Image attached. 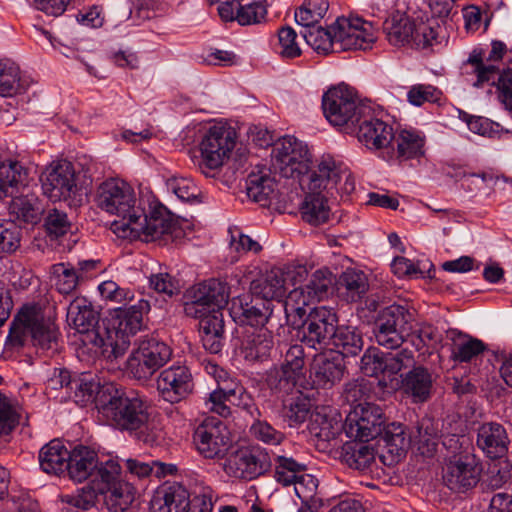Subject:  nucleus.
I'll list each match as a JSON object with an SVG mask.
<instances>
[{
	"instance_id": "c9c22d12",
	"label": "nucleus",
	"mask_w": 512,
	"mask_h": 512,
	"mask_svg": "<svg viewBox=\"0 0 512 512\" xmlns=\"http://www.w3.org/2000/svg\"><path fill=\"white\" fill-rule=\"evenodd\" d=\"M247 196L261 206H269L275 197V182L263 171L251 172L246 180Z\"/></svg>"
},
{
	"instance_id": "5fc2aeb1",
	"label": "nucleus",
	"mask_w": 512,
	"mask_h": 512,
	"mask_svg": "<svg viewBox=\"0 0 512 512\" xmlns=\"http://www.w3.org/2000/svg\"><path fill=\"white\" fill-rule=\"evenodd\" d=\"M51 269L59 293L70 294L76 289L81 275L70 263H57Z\"/></svg>"
},
{
	"instance_id": "e2e57ef3",
	"label": "nucleus",
	"mask_w": 512,
	"mask_h": 512,
	"mask_svg": "<svg viewBox=\"0 0 512 512\" xmlns=\"http://www.w3.org/2000/svg\"><path fill=\"white\" fill-rule=\"evenodd\" d=\"M296 31L289 27H282L278 31V53L284 59H294L301 55V49L296 41Z\"/></svg>"
},
{
	"instance_id": "7c9ffc66",
	"label": "nucleus",
	"mask_w": 512,
	"mask_h": 512,
	"mask_svg": "<svg viewBox=\"0 0 512 512\" xmlns=\"http://www.w3.org/2000/svg\"><path fill=\"white\" fill-rule=\"evenodd\" d=\"M344 359L340 355L316 358L312 367V378L315 385L331 388L339 382L345 372Z\"/></svg>"
},
{
	"instance_id": "774afa93",
	"label": "nucleus",
	"mask_w": 512,
	"mask_h": 512,
	"mask_svg": "<svg viewBox=\"0 0 512 512\" xmlns=\"http://www.w3.org/2000/svg\"><path fill=\"white\" fill-rule=\"evenodd\" d=\"M167 185L184 202H195L200 195L198 187L188 178H171L168 180Z\"/></svg>"
},
{
	"instance_id": "423d86ee",
	"label": "nucleus",
	"mask_w": 512,
	"mask_h": 512,
	"mask_svg": "<svg viewBox=\"0 0 512 512\" xmlns=\"http://www.w3.org/2000/svg\"><path fill=\"white\" fill-rule=\"evenodd\" d=\"M230 289L227 283L209 279L191 286L183 294V308L186 316L200 318L221 313L229 301Z\"/></svg>"
},
{
	"instance_id": "412c9836",
	"label": "nucleus",
	"mask_w": 512,
	"mask_h": 512,
	"mask_svg": "<svg viewBox=\"0 0 512 512\" xmlns=\"http://www.w3.org/2000/svg\"><path fill=\"white\" fill-rule=\"evenodd\" d=\"M192 375L186 366H171L157 378V390L170 403H178L193 391Z\"/></svg>"
},
{
	"instance_id": "8fccbe9b",
	"label": "nucleus",
	"mask_w": 512,
	"mask_h": 512,
	"mask_svg": "<svg viewBox=\"0 0 512 512\" xmlns=\"http://www.w3.org/2000/svg\"><path fill=\"white\" fill-rule=\"evenodd\" d=\"M237 393L242 395V387L234 389L219 387L209 394L205 402L206 408L222 417H228L231 414L230 405L236 404Z\"/></svg>"
},
{
	"instance_id": "cd10ccee",
	"label": "nucleus",
	"mask_w": 512,
	"mask_h": 512,
	"mask_svg": "<svg viewBox=\"0 0 512 512\" xmlns=\"http://www.w3.org/2000/svg\"><path fill=\"white\" fill-rule=\"evenodd\" d=\"M191 505L188 490L180 483L162 486L151 500V512H185Z\"/></svg>"
},
{
	"instance_id": "dca6fc26",
	"label": "nucleus",
	"mask_w": 512,
	"mask_h": 512,
	"mask_svg": "<svg viewBox=\"0 0 512 512\" xmlns=\"http://www.w3.org/2000/svg\"><path fill=\"white\" fill-rule=\"evenodd\" d=\"M481 472L480 459L473 452H466L446 464L443 482L451 491L464 493L477 485Z\"/></svg>"
},
{
	"instance_id": "20e7f679",
	"label": "nucleus",
	"mask_w": 512,
	"mask_h": 512,
	"mask_svg": "<svg viewBox=\"0 0 512 512\" xmlns=\"http://www.w3.org/2000/svg\"><path fill=\"white\" fill-rule=\"evenodd\" d=\"M94 202L101 210L117 216L111 229L115 233V224H126L131 219L142 216L143 202L136 197L133 188L126 182L118 179L103 181L96 189Z\"/></svg>"
},
{
	"instance_id": "0eeeda50",
	"label": "nucleus",
	"mask_w": 512,
	"mask_h": 512,
	"mask_svg": "<svg viewBox=\"0 0 512 512\" xmlns=\"http://www.w3.org/2000/svg\"><path fill=\"white\" fill-rule=\"evenodd\" d=\"M412 314L401 305H390L381 309L373 322L372 334L375 342L390 350H398L411 333Z\"/></svg>"
},
{
	"instance_id": "0e129e2a",
	"label": "nucleus",
	"mask_w": 512,
	"mask_h": 512,
	"mask_svg": "<svg viewBox=\"0 0 512 512\" xmlns=\"http://www.w3.org/2000/svg\"><path fill=\"white\" fill-rule=\"evenodd\" d=\"M415 362L414 353L408 348H403L394 353H384V368L389 375H396L402 369L411 367Z\"/></svg>"
},
{
	"instance_id": "79ce46f5",
	"label": "nucleus",
	"mask_w": 512,
	"mask_h": 512,
	"mask_svg": "<svg viewBox=\"0 0 512 512\" xmlns=\"http://www.w3.org/2000/svg\"><path fill=\"white\" fill-rule=\"evenodd\" d=\"M73 384V389H71L68 398L82 407L93 401L97 406V398L99 393L106 385H100L95 381L94 377L88 373H83L80 375L75 374Z\"/></svg>"
},
{
	"instance_id": "5701e85b",
	"label": "nucleus",
	"mask_w": 512,
	"mask_h": 512,
	"mask_svg": "<svg viewBox=\"0 0 512 512\" xmlns=\"http://www.w3.org/2000/svg\"><path fill=\"white\" fill-rule=\"evenodd\" d=\"M366 117L367 115L351 130L356 132L359 142L371 150L389 147L394 139L393 128L381 119Z\"/></svg>"
},
{
	"instance_id": "58836bf2",
	"label": "nucleus",
	"mask_w": 512,
	"mask_h": 512,
	"mask_svg": "<svg viewBox=\"0 0 512 512\" xmlns=\"http://www.w3.org/2000/svg\"><path fill=\"white\" fill-rule=\"evenodd\" d=\"M9 211L16 219L35 225L40 222L44 208L34 194H27L12 199Z\"/></svg>"
},
{
	"instance_id": "b1692460",
	"label": "nucleus",
	"mask_w": 512,
	"mask_h": 512,
	"mask_svg": "<svg viewBox=\"0 0 512 512\" xmlns=\"http://www.w3.org/2000/svg\"><path fill=\"white\" fill-rule=\"evenodd\" d=\"M378 438L381 448L380 459L386 465L398 462L409 446L404 426L400 423L387 424Z\"/></svg>"
},
{
	"instance_id": "2eb2a0df",
	"label": "nucleus",
	"mask_w": 512,
	"mask_h": 512,
	"mask_svg": "<svg viewBox=\"0 0 512 512\" xmlns=\"http://www.w3.org/2000/svg\"><path fill=\"white\" fill-rule=\"evenodd\" d=\"M334 29L338 51L367 50L375 41L372 23L358 16L338 17Z\"/></svg>"
},
{
	"instance_id": "680f3d73",
	"label": "nucleus",
	"mask_w": 512,
	"mask_h": 512,
	"mask_svg": "<svg viewBox=\"0 0 512 512\" xmlns=\"http://www.w3.org/2000/svg\"><path fill=\"white\" fill-rule=\"evenodd\" d=\"M44 228L49 237L57 239L70 230L71 222L65 212L54 208L47 212Z\"/></svg>"
},
{
	"instance_id": "bb28decb",
	"label": "nucleus",
	"mask_w": 512,
	"mask_h": 512,
	"mask_svg": "<svg viewBox=\"0 0 512 512\" xmlns=\"http://www.w3.org/2000/svg\"><path fill=\"white\" fill-rule=\"evenodd\" d=\"M271 303L263 299L247 301L245 298L232 300L231 315L241 324L263 326L272 315Z\"/></svg>"
},
{
	"instance_id": "603ef678",
	"label": "nucleus",
	"mask_w": 512,
	"mask_h": 512,
	"mask_svg": "<svg viewBox=\"0 0 512 512\" xmlns=\"http://www.w3.org/2000/svg\"><path fill=\"white\" fill-rule=\"evenodd\" d=\"M396 141L398 158L400 159L408 160L424 154V138L416 132L403 130L399 133Z\"/></svg>"
},
{
	"instance_id": "e433bc0d",
	"label": "nucleus",
	"mask_w": 512,
	"mask_h": 512,
	"mask_svg": "<svg viewBox=\"0 0 512 512\" xmlns=\"http://www.w3.org/2000/svg\"><path fill=\"white\" fill-rule=\"evenodd\" d=\"M362 348L363 338L356 328L337 325V331L331 340L330 350H336L337 355L344 359V357L358 355Z\"/></svg>"
},
{
	"instance_id": "a19ab883",
	"label": "nucleus",
	"mask_w": 512,
	"mask_h": 512,
	"mask_svg": "<svg viewBox=\"0 0 512 512\" xmlns=\"http://www.w3.org/2000/svg\"><path fill=\"white\" fill-rule=\"evenodd\" d=\"M341 459L350 468L365 470L374 462L375 451L364 442L355 440L343 445Z\"/></svg>"
},
{
	"instance_id": "f03ea898",
	"label": "nucleus",
	"mask_w": 512,
	"mask_h": 512,
	"mask_svg": "<svg viewBox=\"0 0 512 512\" xmlns=\"http://www.w3.org/2000/svg\"><path fill=\"white\" fill-rule=\"evenodd\" d=\"M340 178L341 171L337 169L336 161L331 156L323 157L317 170L308 177L309 192L300 207L304 221L314 226L328 221L330 208L326 204L325 196L321 193L326 191L333 195L332 190L337 189Z\"/></svg>"
},
{
	"instance_id": "72a5a7b5",
	"label": "nucleus",
	"mask_w": 512,
	"mask_h": 512,
	"mask_svg": "<svg viewBox=\"0 0 512 512\" xmlns=\"http://www.w3.org/2000/svg\"><path fill=\"white\" fill-rule=\"evenodd\" d=\"M69 451L63 443L54 439L39 451L41 469L47 474L59 475L66 471Z\"/></svg>"
},
{
	"instance_id": "a18cd8bd",
	"label": "nucleus",
	"mask_w": 512,
	"mask_h": 512,
	"mask_svg": "<svg viewBox=\"0 0 512 512\" xmlns=\"http://www.w3.org/2000/svg\"><path fill=\"white\" fill-rule=\"evenodd\" d=\"M418 442V449L423 455L432 456L441 437L439 422L430 417L422 418L416 427V435L414 436Z\"/></svg>"
},
{
	"instance_id": "f3484780",
	"label": "nucleus",
	"mask_w": 512,
	"mask_h": 512,
	"mask_svg": "<svg viewBox=\"0 0 512 512\" xmlns=\"http://www.w3.org/2000/svg\"><path fill=\"white\" fill-rule=\"evenodd\" d=\"M41 182L43 193L52 201L74 200L78 192L74 166L66 160L51 165Z\"/></svg>"
},
{
	"instance_id": "338daca9",
	"label": "nucleus",
	"mask_w": 512,
	"mask_h": 512,
	"mask_svg": "<svg viewBox=\"0 0 512 512\" xmlns=\"http://www.w3.org/2000/svg\"><path fill=\"white\" fill-rule=\"evenodd\" d=\"M442 92L435 86L429 84H417L410 88L407 93V99L414 106H421L425 102H437L440 100Z\"/></svg>"
},
{
	"instance_id": "39448f33",
	"label": "nucleus",
	"mask_w": 512,
	"mask_h": 512,
	"mask_svg": "<svg viewBox=\"0 0 512 512\" xmlns=\"http://www.w3.org/2000/svg\"><path fill=\"white\" fill-rule=\"evenodd\" d=\"M322 108L326 119L334 126H344L347 130L356 127L362 118L371 111L347 86L339 85L329 89L322 98Z\"/></svg>"
},
{
	"instance_id": "6e6d98bb",
	"label": "nucleus",
	"mask_w": 512,
	"mask_h": 512,
	"mask_svg": "<svg viewBox=\"0 0 512 512\" xmlns=\"http://www.w3.org/2000/svg\"><path fill=\"white\" fill-rule=\"evenodd\" d=\"M327 8L328 4L324 0H308L296 10L295 20L299 25L310 30L317 26L316 24L323 18Z\"/></svg>"
},
{
	"instance_id": "6e6552de",
	"label": "nucleus",
	"mask_w": 512,
	"mask_h": 512,
	"mask_svg": "<svg viewBox=\"0 0 512 512\" xmlns=\"http://www.w3.org/2000/svg\"><path fill=\"white\" fill-rule=\"evenodd\" d=\"M171 355L172 350L165 342L146 336L128 358L127 369L133 378L146 381L170 360Z\"/></svg>"
},
{
	"instance_id": "f704fd0d",
	"label": "nucleus",
	"mask_w": 512,
	"mask_h": 512,
	"mask_svg": "<svg viewBox=\"0 0 512 512\" xmlns=\"http://www.w3.org/2000/svg\"><path fill=\"white\" fill-rule=\"evenodd\" d=\"M310 303L312 301L304 296L302 290L293 289L282 304L287 324L296 330V333L303 328L308 319L307 307Z\"/></svg>"
},
{
	"instance_id": "37998d69",
	"label": "nucleus",
	"mask_w": 512,
	"mask_h": 512,
	"mask_svg": "<svg viewBox=\"0 0 512 512\" xmlns=\"http://www.w3.org/2000/svg\"><path fill=\"white\" fill-rule=\"evenodd\" d=\"M136 489L127 481L120 480L109 491L100 494L110 512H124L135 500Z\"/></svg>"
},
{
	"instance_id": "69168bd1",
	"label": "nucleus",
	"mask_w": 512,
	"mask_h": 512,
	"mask_svg": "<svg viewBox=\"0 0 512 512\" xmlns=\"http://www.w3.org/2000/svg\"><path fill=\"white\" fill-rule=\"evenodd\" d=\"M267 9L261 2L238 5L236 8V21L242 25H255L265 20Z\"/></svg>"
},
{
	"instance_id": "a211bd4d",
	"label": "nucleus",
	"mask_w": 512,
	"mask_h": 512,
	"mask_svg": "<svg viewBox=\"0 0 512 512\" xmlns=\"http://www.w3.org/2000/svg\"><path fill=\"white\" fill-rule=\"evenodd\" d=\"M17 320L28 327L33 345L42 351H56L58 331L55 324L46 320L40 309L25 306L17 314Z\"/></svg>"
},
{
	"instance_id": "9d476101",
	"label": "nucleus",
	"mask_w": 512,
	"mask_h": 512,
	"mask_svg": "<svg viewBox=\"0 0 512 512\" xmlns=\"http://www.w3.org/2000/svg\"><path fill=\"white\" fill-rule=\"evenodd\" d=\"M236 144V133L231 127L214 125L210 127L200 142L201 160L199 168L205 175L208 171L220 168Z\"/></svg>"
},
{
	"instance_id": "ddd939ff",
	"label": "nucleus",
	"mask_w": 512,
	"mask_h": 512,
	"mask_svg": "<svg viewBox=\"0 0 512 512\" xmlns=\"http://www.w3.org/2000/svg\"><path fill=\"white\" fill-rule=\"evenodd\" d=\"M386 422L383 410L372 403L359 404L345 420L343 429L349 438L361 442L378 438Z\"/></svg>"
},
{
	"instance_id": "13d9d810",
	"label": "nucleus",
	"mask_w": 512,
	"mask_h": 512,
	"mask_svg": "<svg viewBox=\"0 0 512 512\" xmlns=\"http://www.w3.org/2000/svg\"><path fill=\"white\" fill-rule=\"evenodd\" d=\"M21 242V229L10 220H0V257L14 253Z\"/></svg>"
},
{
	"instance_id": "de8ad7c7",
	"label": "nucleus",
	"mask_w": 512,
	"mask_h": 512,
	"mask_svg": "<svg viewBox=\"0 0 512 512\" xmlns=\"http://www.w3.org/2000/svg\"><path fill=\"white\" fill-rule=\"evenodd\" d=\"M298 376L282 367L271 368L266 376V384L277 397L289 395L295 389Z\"/></svg>"
},
{
	"instance_id": "ea45409f",
	"label": "nucleus",
	"mask_w": 512,
	"mask_h": 512,
	"mask_svg": "<svg viewBox=\"0 0 512 512\" xmlns=\"http://www.w3.org/2000/svg\"><path fill=\"white\" fill-rule=\"evenodd\" d=\"M253 294L264 301L281 298L286 292L285 279L281 269H272L264 277L256 279L251 284Z\"/></svg>"
},
{
	"instance_id": "393cba45",
	"label": "nucleus",
	"mask_w": 512,
	"mask_h": 512,
	"mask_svg": "<svg viewBox=\"0 0 512 512\" xmlns=\"http://www.w3.org/2000/svg\"><path fill=\"white\" fill-rule=\"evenodd\" d=\"M433 383L434 378L429 369L416 366L402 375L401 389L413 403H424L432 396Z\"/></svg>"
},
{
	"instance_id": "c03bdc74",
	"label": "nucleus",
	"mask_w": 512,
	"mask_h": 512,
	"mask_svg": "<svg viewBox=\"0 0 512 512\" xmlns=\"http://www.w3.org/2000/svg\"><path fill=\"white\" fill-rule=\"evenodd\" d=\"M27 83L20 76L19 67L9 60H0V96L12 97L22 93Z\"/></svg>"
},
{
	"instance_id": "2f4dec72",
	"label": "nucleus",
	"mask_w": 512,
	"mask_h": 512,
	"mask_svg": "<svg viewBox=\"0 0 512 512\" xmlns=\"http://www.w3.org/2000/svg\"><path fill=\"white\" fill-rule=\"evenodd\" d=\"M446 338L451 341V357L458 362H470L486 350L483 341L457 329L447 330Z\"/></svg>"
},
{
	"instance_id": "c756f323",
	"label": "nucleus",
	"mask_w": 512,
	"mask_h": 512,
	"mask_svg": "<svg viewBox=\"0 0 512 512\" xmlns=\"http://www.w3.org/2000/svg\"><path fill=\"white\" fill-rule=\"evenodd\" d=\"M115 334L129 337L135 335L143 326V316L150 311V304L139 299L135 304L115 309Z\"/></svg>"
},
{
	"instance_id": "6ab92c4d",
	"label": "nucleus",
	"mask_w": 512,
	"mask_h": 512,
	"mask_svg": "<svg viewBox=\"0 0 512 512\" xmlns=\"http://www.w3.org/2000/svg\"><path fill=\"white\" fill-rule=\"evenodd\" d=\"M89 483L78 489V502L82 507L95 506L100 494L109 491L111 486L121 480V466L113 459L105 462L98 460Z\"/></svg>"
},
{
	"instance_id": "f8f14e48",
	"label": "nucleus",
	"mask_w": 512,
	"mask_h": 512,
	"mask_svg": "<svg viewBox=\"0 0 512 512\" xmlns=\"http://www.w3.org/2000/svg\"><path fill=\"white\" fill-rule=\"evenodd\" d=\"M271 466V457L266 449L251 446L231 452L223 464V470L231 477L253 480L269 471Z\"/></svg>"
},
{
	"instance_id": "49530a36",
	"label": "nucleus",
	"mask_w": 512,
	"mask_h": 512,
	"mask_svg": "<svg viewBox=\"0 0 512 512\" xmlns=\"http://www.w3.org/2000/svg\"><path fill=\"white\" fill-rule=\"evenodd\" d=\"M333 284V275L328 269H318L309 279H307L304 286L295 287V290H302L312 302L315 300H322L327 297L329 290Z\"/></svg>"
},
{
	"instance_id": "864d4df0",
	"label": "nucleus",
	"mask_w": 512,
	"mask_h": 512,
	"mask_svg": "<svg viewBox=\"0 0 512 512\" xmlns=\"http://www.w3.org/2000/svg\"><path fill=\"white\" fill-rule=\"evenodd\" d=\"M304 470L307 465L292 457L279 455L276 458L275 479L283 486L292 485Z\"/></svg>"
},
{
	"instance_id": "4be33fe9",
	"label": "nucleus",
	"mask_w": 512,
	"mask_h": 512,
	"mask_svg": "<svg viewBox=\"0 0 512 512\" xmlns=\"http://www.w3.org/2000/svg\"><path fill=\"white\" fill-rule=\"evenodd\" d=\"M476 445L490 459L504 457L510 445L505 427L497 422H485L476 430Z\"/></svg>"
},
{
	"instance_id": "09e8293b",
	"label": "nucleus",
	"mask_w": 512,
	"mask_h": 512,
	"mask_svg": "<svg viewBox=\"0 0 512 512\" xmlns=\"http://www.w3.org/2000/svg\"><path fill=\"white\" fill-rule=\"evenodd\" d=\"M334 23L328 28L316 26L303 32V37L308 45H310L318 53L328 54L336 52V37H334Z\"/></svg>"
},
{
	"instance_id": "473e14b6",
	"label": "nucleus",
	"mask_w": 512,
	"mask_h": 512,
	"mask_svg": "<svg viewBox=\"0 0 512 512\" xmlns=\"http://www.w3.org/2000/svg\"><path fill=\"white\" fill-rule=\"evenodd\" d=\"M67 322L78 333L94 332L98 314L85 298H77L68 306Z\"/></svg>"
},
{
	"instance_id": "a878e982",
	"label": "nucleus",
	"mask_w": 512,
	"mask_h": 512,
	"mask_svg": "<svg viewBox=\"0 0 512 512\" xmlns=\"http://www.w3.org/2000/svg\"><path fill=\"white\" fill-rule=\"evenodd\" d=\"M274 348L273 334L269 329L246 331L241 339L240 354L250 362L267 360Z\"/></svg>"
},
{
	"instance_id": "f257e3e1",
	"label": "nucleus",
	"mask_w": 512,
	"mask_h": 512,
	"mask_svg": "<svg viewBox=\"0 0 512 512\" xmlns=\"http://www.w3.org/2000/svg\"><path fill=\"white\" fill-rule=\"evenodd\" d=\"M97 409L111 425L135 432L140 441L149 445L157 441L148 407L137 395H130L112 383L106 384L97 398Z\"/></svg>"
},
{
	"instance_id": "4d7b16f0",
	"label": "nucleus",
	"mask_w": 512,
	"mask_h": 512,
	"mask_svg": "<svg viewBox=\"0 0 512 512\" xmlns=\"http://www.w3.org/2000/svg\"><path fill=\"white\" fill-rule=\"evenodd\" d=\"M467 64H471L476 74L477 80L473 83L476 88H481L485 83H489L498 74V68L494 64H486L481 50L474 49L469 55Z\"/></svg>"
},
{
	"instance_id": "052dcab7",
	"label": "nucleus",
	"mask_w": 512,
	"mask_h": 512,
	"mask_svg": "<svg viewBox=\"0 0 512 512\" xmlns=\"http://www.w3.org/2000/svg\"><path fill=\"white\" fill-rule=\"evenodd\" d=\"M250 433L256 440L267 445H280L285 439L283 432L273 427L266 420L259 418L255 419L250 426Z\"/></svg>"
},
{
	"instance_id": "aec40b11",
	"label": "nucleus",
	"mask_w": 512,
	"mask_h": 512,
	"mask_svg": "<svg viewBox=\"0 0 512 512\" xmlns=\"http://www.w3.org/2000/svg\"><path fill=\"white\" fill-rule=\"evenodd\" d=\"M292 147L291 140H278L272 150V167L282 177L300 179L310 169V158L307 147H299L294 152V158H287V151Z\"/></svg>"
},
{
	"instance_id": "4468645a",
	"label": "nucleus",
	"mask_w": 512,
	"mask_h": 512,
	"mask_svg": "<svg viewBox=\"0 0 512 512\" xmlns=\"http://www.w3.org/2000/svg\"><path fill=\"white\" fill-rule=\"evenodd\" d=\"M193 440L198 452L207 459L223 458L232 445L226 424L215 417H207L198 425Z\"/></svg>"
},
{
	"instance_id": "3c124183",
	"label": "nucleus",
	"mask_w": 512,
	"mask_h": 512,
	"mask_svg": "<svg viewBox=\"0 0 512 512\" xmlns=\"http://www.w3.org/2000/svg\"><path fill=\"white\" fill-rule=\"evenodd\" d=\"M339 285L345 288L347 297L353 302L361 299L369 289L366 274L355 269H347L343 272L339 279Z\"/></svg>"
},
{
	"instance_id": "bf43d9fd",
	"label": "nucleus",
	"mask_w": 512,
	"mask_h": 512,
	"mask_svg": "<svg viewBox=\"0 0 512 512\" xmlns=\"http://www.w3.org/2000/svg\"><path fill=\"white\" fill-rule=\"evenodd\" d=\"M282 413L290 427L298 426L307 419L310 413V403L300 396L292 398L289 403L283 404Z\"/></svg>"
},
{
	"instance_id": "4c0bfd02",
	"label": "nucleus",
	"mask_w": 512,
	"mask_h": 512,
	"mask_svg": "<svg viewBox=\"0 0 512 512\" xmlns=\"http://www.w3.org/2000/svg\"><path fill=\"white\" fill-rule=\"evenodd\" d=\"M202 343L210 353L217 354L223 348L224 319L222 313L212 314L200 320Z\"/></svg>"
},
{
	"instance_id": "c85d7f7f",
	"label": "nucleus",
	"mask_w": 512,
	"mask_h": 512,
	"mask_svg": "<svg viewBox=\"0 0 512 512\" xmlns=\"http://www.w3.org/2000/svg\"><path fill=\"white\" fill-rule=\"evenodd\" d=\"M97 452L85 445H76L69 451L66 471L69 479L82 483L89 480L98 466Z\"/></svg>"
},
{
	"instance_id": "9b49d317",
	"label": "nucleus",
	"mask_w": 512,
	"mask_h": 512,
	"mask_svg": "<svg viewBox=\"0 0 512 512\" xmlns=\"http://www.w3.org/2000/svg\"><path fill=\"white\" fill-rule=\"evenodd\" d=\"M337 325L338 317L333 309L326 306L314 307L309 310L308 319L303 328L296 333V337L315 350L329 349Z\"/></svg>"
},
{
	"instance_id": "7ed1b4c3",
	"label": "nucleus",
	"mask_w": 512,
	"mask_h": 512,
	"mask_svg": "<svg viewBox=\"0 0 512 512\" xmlns=\"http://www.w3.org/2000/svg\"><path fill=\"white\" fill-rule=\"evenodd\" d=\"M125 223L115 224V234L118 237L140 238L146 242L163 239L168 242L179 239L183 234L182 229L162 204L150 205L148 212L143 205L142 216Z\"/></svg>"
},
{
	"instance_id": "1a4fd4ad",
	"label": "nucleus",
	"mask_w": 512,
	"mask_h": 512,
	"mask_svg": "<svg viewBox=\"0 0 512 512\" xmlns=\"http://www.w3.org/2000/svg\"><path fill=\"white\" fill-rule=\"evenodd\" d=\"M384 29L388 41L394 46L411 44L417 48H426L436 41L439 25L435 26L430 21L416 23L410 17L401 15L386 21Z\"/></svg>"
}]
</instances>
